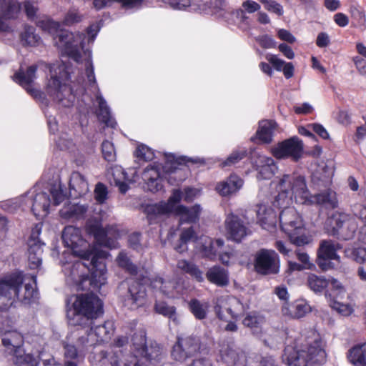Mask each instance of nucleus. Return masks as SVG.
Wrapping results in <instances>:
<instances>
[{
	"instance_id": "f257e3e1",
	"label": "nucleus",
	"mask_w": 366,
	"mask_h": 366,
	"mask_svg": "<svg viewBox=\"0 0 366 366\" xmlns=\"http://www.w3.org/2000/svg\"><path fill=\"white\" fill-rule=\"evenodd\" d=\"M62 240L64 245L70 248L74 255L82 259L65 268L67 277H70L81 290H85L83 284L86 281H89L95 288L105 285L106 265L102 261H99L94 248L82 238L80 229L74 226L66 227L62 232Z\"/></svg>"
},
{
	"instance_id": "f03ea898",
	"label": "nucleus",
	"mask_w": 366,
	"mask_h": 366,
	"mask_svg": "<svg viewBox=\"0 0 366 366\" xmlns=\"http://www.w3.org/2000/svg\"><path fill=\"white\" fill-rule=\"evenodd\" d=\"M279 194L274 204L284 207L294 197L300 204H320L326 208L335 209L338 206L336 193L330 189L312 195L307 189L305 178L300 174H285L278 184Z\"/></svg>"
},
{
	"instance_id": "7ed1b4c3",
	"label": "nucleus",
	"mask_w": 366,
	"mask_h": 366,
	"mask_svg": "<svg viewBox=\"0 0 366 366\" xmlns=\"http://www.w3.org/2000/svg\"><path fill=\"white\" fill-rule=\"evenodd\" d=\"M326 342L317 333L312 335L300 345H287L284 350L283 360L288 366L323 365L327 361Z\"/></svg>"
},
{
	"instance_id": "20e7f679",
	"label": "nucleus",
	"mask_w": 366,
	"mask_h": 366,
	"mask_svg": "<svg viewBox=\"0 0 366 366\" xmlns=\"http://www.w3.org/2000/svg\"><path fill=\"white\" fill-rule=\"evenodd\" d=\"M36 284V277L29 278L22 273H16L0 280V310H8L18 300L23 304H29L37 297V292L30 283Z\"/></svg>"
},
{
	"instance_id": "39448f33",
	"label": "nucleus",
	"mask_w": 366,
	"mask_h": 366,
	"mask_svg": "<svg viewBox=\"0 0 366 366\" xmlns=\"http://www.w3.org/2000/svg\"><path fill=\"white\" fill-rule=\"evenodd\" d=\"M36 25L44 31L54 36L55 45L70 58L78 62L81 57L80 49L82 48L84 36L66 30H59V24L47 16L36 20Z\"/></svg>"
},
{
	"instance_id": "423d86ee",
	"label": "nucleus",
	"mask_w": 366,
	"mask_h": 366,
	"mask_svg": "<svg viewBox=\"0 0 366 366\" xmlns=\"http://www.w3.org/2000/svg\"><path fill=\"white\" fill-rule=\"evenodd\" d=\"M39 66L48 69L50 72V79L46 85V91L49 96L64 107H69L74 100L71 89L64 81L69 78V73L64 64L49 65L41 63Z\"/></svg>"
},
{
	"instance_id": "0eeeda50",
	"label": "nucleus",
	"mask_w": 366,
	"mask_h": 366,
	"mask_svg": "<svg viewBox=\"0 0 366 366\" xmlns=\"http://www.w3.org/2000/svg\"><path fill=\"white\" fill-rule=\"evenodd\" d=\"M102 302L93 294H81L74 297L67 316L70 323L74 325H84L102 314Z\"/></svg>"
},
{
	"instance_id": "6e6552de",
	"label": "nucleus",
	"mask_w": 366,
	"mask_h": 366,
	"mask_svg": "<svg viewBox=\"0 0 366 366\" xmlns=\"http://www.w3.org/2000/svg\"><path fill=\"white\" fill-rule=\"evenodd\" d=\"M134 355L124 357L121 352H101V366H142L139 355H144L147 346L146 332L143 329L136 331L132 337Z\"/></svg>"
},
{
	"instance_id": "1a4fd4ad",
	"label": "nucleus",
	"mask_w": 366,
	"mask_h": 366,
	"mask_svg": "<svg viewBox=\"0 0 366 366\" xmlns=\"http://www.w3.org/2000/svg\"><path fill=\"white\" fill-rule=\"evenodd\" d=\"M29 192L26 195L19 198L21 205L29 204L34 214L38 218H42L47 215L49 208L51 204L50 195L53 198V204H59L64 199V195L59 186H54L49 190V194L45 192H39L34 194Z\"/></svg>"
},
{
	"instance_id": "9d476101",
	"label": "nucleus",
	"mask_w": 366,
	"mask_h": 366,
	"mask_svg": "<svg viewBox=\"0 0 366 366\" xmlns=\"http://www.w3.org/2000/svg\"><path fill=\"white\" fill-rule=\"evenodd\" d=\"M357 229L355 219L345 213L335 212L325 223V229L328 234L344 240L352 239Z\"/></svg>"
},
{
	"instance_id": "9b49d317",
	"label": "nucleus",
	"mask_w": 366,
	"mask_h": 366,
	"mask_svg": "<svg viewBox=\"0 0 366 366\" xmlns=\"http://www.w3.org/2000/svg\"><path fill=\"white\" fill-rule=\"evenodd\" d=\"M1 342L6 352L14 357L16 364L37 365V360L30 354H26L22 349L24 337L20 332L16 330L6 332L3 334Z\"/></svg>"
},
{
	"instance_id": "f8f14e48",
	"label": "nucleus",
	"mask_w": 366,
	"mask_h": 366,
	"mask_svg": "<svg viewBox=\"0 0 366 366\" xmlns=\"http://www.w3.org/2000/svg\"><path fill=\"white\" fill-rule=\"evenodd\" d=\"M86 231L94 236L96 242L103 247L109 249L118 247L117 239L121 237L122 232L116 226H110L105 229L97 221H91L86 224Z\"/></svg>"
},
{
	"instance_id": "ddd939ff",
	"label": "nucleus",
	"mask_w": 366,
	"mask_h": 366,
	"mask_svg": "<svg viewBox=\"0 0 366 366\" xmlns=\"http://www.w3.org/2000/svg\"><path fill=\"white\" fill-rule=\"evenodd\" d=\"M254 268L260 274H276L280 272V260L272 249H261L254 255Z\"/></svg>"
},
{
	"instance_id": "4468645a",
	"label": "nucleus",
	"mask_w": 366,
	"mask_h": 366,
	"mask_svg": "<svg viewBox=\"0 0 366 366\" xmlns=\"http://www.w3.org/2000/svg\"><path fill=\"white\" fill-rule=\"evenodd\" d=\"M114 332V324L107 321L103 325L91 327L89 330H86L81 334V344L86 345L90 348L94 346L107 342L111 339Z\"/></svg>"
},
{
	"instance_id": "2eb2a0df",
	"label": "nucleus",
	"mask_w": 366,
	"mask_h": 366,
	"mask_svg": "<svg viewBox=\"0 0 366 366\" xmlns=\"http://www.w3.org/2000/svg\"><path fill=\"white\" fill-rule=\"evenodd\" d=\"M214 309L219 319L229 321L237 317L243 311V305L234 297L222 296L217 298Z\"/></svg>"
},
{
	"instance_id": "dca6fc26",
	"label": "nucleus",
	"mask_w": 366,
	"mask_h": 366,
	"mask_svg": "<svg viewBox=\"0 0 366 366\" xmlns=\"http://www.w3.org/2000/svg\"><path fill=\"white\" fill-rule=\"evenodd\" d=\"M41 231V225L36 224L32 228L31 235L28 240V261L31 269H34L41 263L43 253V243L39 240V234Z\"/></svg>"
},
{
	"instance_id": "f3484780",
	"label": "nucleus",
	"mask_w": 366,
	"mask_h": 366,
	"mask_svg": "<svg viewBox=\"0 0 366 366\" xmlns=\"http://www.w3.org/2000/svg\"><path fill=\"white\" fill-rule=\"evenodd\" d=\"M279 218L281 229L287 234L304 229L302 217L295 207H285Z\"/></svg>"
},
{
	"instance_id": "a211bd4d",
	"label": "nucleus",
	"mask_w": 366,
	"mask_h": 366,
	"mask_svg": "<svg viewBox=\"0 0 366 366\" xmlns=\"http://www.w3.org/2000/svg\"><path fill=\"white\" fill-rule=\"evenodd\" d=\"M302 151V142L299 138L294 137L279 144L273 149V154L278 159L291 157L297 161L301 157Z\"/></svg>"
},
{
	"instance_id": "6ab92c4d",
	"label": "nucleus",
	"mask_w": 366,
	"mask_h": 366,
	"mask_svg": "<svg viewBox=\"0 0 366 366\" xmlns=\"http://www.w3.org/2000/svg\"><path fill=\"white\" fill-rule=\"evenodd\" d=\"M146 290L144 287L131 280L129 282L127 294L124 298V304L131 310L136 309L144 304Z\"/></svg>"
},
{
	"instance_id": "aec40b11",
	"label": "nucleus",
	"mask_w": 366,
	"mask_h": 366,
	"mask_svg": "<svg viewBox=\"0 0 366 366\" xmlns=\"http://www.w3.org/2000/svg\"><path fill=\"white\" fill-rule=\"evenodd\" d=\"M202 245L201 249L204 256L212 259L217 254H219L220 261L225 264H229V259L232 253L224 252L221 254L224 241L220 239L212 240L208 237L202 238Z\"/></svg>"
},
{
	"instance_id": "412c9836",
	"label": "nucleus",
	"mask_w": 366,
	"mask_h": 366,
	"mask_svg": "<svg viewBox=\"0 0 366 366\" xmlns=\"http://www.w3.org/2000/svg\"><path fill=\"white\" fill-rule=\"evenodd\" d=\"M225 224L228 237L234 242H239L249 234L247 227L235 215H229L225 220Z\"/></svg>"
},
{
	"instance_id": "4be33fe9",
	"label": "nucleus",
	"mask_w": 366,
	"mask_h": 366,
	"mask_svg": "<svg viewBox=\"0 0 366 366\" xmlns=\"http://www.w3.org/2000/svg\"><path fill=\"white\" fill-rule=\"evenodd\" d=\"M150 285L152 288L159 290L163 295L169 297H174L180 292L179 283L170 279H164L157 276L151 280Z\"/></svg>"
},
{
	"instance_id": "5701e85b",
	"label": "nucleus",
	"mask_w": 366,
	"mask_h": 366,
	"mask_svg": "<svg viewBox=\"0 0 366 366\" xmlns=\"http://www.w3.org/2000/svg\"><path fill=\"white\" fill-rule=\"evenodd\" d=\"M69 337L67 338V342L64 343V357L66 359L79 360L84 359L86 352L90 349L86 345L81 344V335L79 331L77 334V339L75 342H69Z\"/></svg>"
},
{
	"instance_id": "b1692460",
	"label": "nucleus",
	"mask_w": 366,
	"mask_h": 366,
	"mask_svg": "<svg viewBox=\"0 0 366 366\" xmlns=\"http://www.w3.org/2000/svg\"><path fill=\"white\" fill-rule=\"evenodd\" d=\"M254 164L258 171L257 178L259 179H269L273 177L277 170L274 160L262 154L257 155L254 159Z\"/></svg>"
},
{
	"instance_id": "393cba45",
	"label": "nucleus",
	"mask_w": 366,
	"mask_h": 366,
	"mask_svg": "<svg viewBox=\"0 0 366 366\" xmlns=\"http://www.w3.org/2000/svg\"><path fill=\"white\" fill-rule=\"evenodd\" d=\"M36 66H29L26 72L19 71L16 73L13 79L14 81L19 83L24 87H26V89L29 93H30L35 98L38 97H41V94L36 89H32L30 84L34 81L36 79Z\"/></svg>"
},
{
	"instance_id": "a878e982",
	"label": "nucleus",
	"mask_w": 366,
	"mask_h": 366,
	"mask_svg": "<svg viewBox=\"0 0 366 366\" xmlns=\"http://www.w3.org/2000/svg\"><path fill=\"white\" fill-rule=\"evenodd\" d=\"M257 217L261 227L268 231L274 229L277 223L274 211L263 204L257 205Z\"/></svg>"
},
{
	"instance_id": "bb28decb",
	"label": "nucleus",
	"mask_w": 366,
	"mask_h": 366,
	"mask_svg": "<svg viewBox=\"0 0 366 366\" xmlns=\"http://www.w3.org/2000/svg\"><path fill=\"white\" fill-rule=\"evenodd\" d=\"M339 248V244L332 240L321 241L318 249V264L320 267L322 269H326L324 261L327 259H339L340 257L337 254V250Z\"/></svg>"
},
{
	"instance_id": "cd10ccee",
	"label": "nucleus",
	"mask_w": 366,
	"mask_h": 366,
	"mask_svg": "<svg viewBox=\"0 0 366 366\" xmlns=\"http://www.w3.org/2000/svg\"><path fill=\"white\" fill-rule=\"evenodd\" d=\"M183 198L179 190H174L167 202H160L148 207V212L155 215L166 214L173 211L177 203Z\"/></svg>"
},
{
	"instance_id": "c85d7f7f",
	"label": "nucleus",
	"mask_w": 366,
	"mask_h": 366,
	"mask_svg": "<svg viewBox=\"0 0 366 366\" xmlns=\"http://www.w3.org/2000/svg\"><path fill=\"white\" fill-rule=\"evenodd\" d=\"M69 185L70 195L74 197L85 195L89 191L87 180L84 175L77 172L71 174Z\"/></svg>"
},
{
	"instance_id": "c756f323",
	"label": "nucleus",
	"mask_w": 366,
	"mask_h": 366,
	"mask_svg": "<svg viewBox=\"0 0 366 366\" xmlns=\"http://www.w3.org/2000/svg\"><path fill=\"white\" fill-rule=\"evenodd\" d=\"M242 185L243 180L238 176L232 174L225 180L218 183L216 190L221 196L226 197L236 193Z\"/></svg>"
},
{
	"instance_id": "7c9ffc66",
	"label": "nucleus",
	"mask_w": 366,
	"mask_h": 366,
	"mask_svg": "<svg viewBox=\"0 0 366 366\" xmlns=\"http://www.w3.org/2000/svg\"><path fill=\"white\" fill-rule=\"evenodd\" d=\"M97 102L98 103V108L96 111V114L99 121L104 123L107 127H115L117 122L112 117L110 109L105 99L99 94L97 95Z\"/></svg>"
},
{
	"instance_id": "2f4dec72",
	"label": "nucleus",
	"mask_w": 366,
	"mask_h": 366,
	"mask_svg": "<svg viewBox=\"0 0 366 366\" xmlns=\"http://www.w3.org/2000/svg\"><path fill=\"white\" fill-rule=\"evenodd\" d=\"M142 178L146 182L147 189L151 192H156L162 189V179L156 168L147 167L144 171Z\"/></svg>"
},
{
	"instance_id": "473e14b6",
	"label": "nucleus",
	"mask_w": 366,
	"mask_h": 366,
	"mask_svg": "<svg viewBox=\"0 0 366 366\" xmlns=\"http://www.w3.org/2000/svg\"><path fill=\"white\" fill-rule=\"evenodd\" d=\"M333 176V169L327 165L320 167L312 174V182L317 187H327L331 183Z\"/></svg>"
},
{
	"instance_id": "72a5a7b5",
	"label": "nucleus",
	"mask_w": 366,
	"mask_h": 366,
	"mask_svg": "<svg viewBox=\"0 0 366 366\" xmlns=\"http://www.w3.org/2000/svg\"><path fill=\"white\" fill-rule=\"evenodd\" d=\"M20 10L16 0H0V16L10 19L14 17ZM6 26L0 20V30H5Z\"/></svg>"
},
{
	"instance_id": "f704fd0d",
	"label": "nucleus",
	"mask_w": 366,
	"mask_h": 366,
	"mask_svg": "<svg viewBox=\"0 0 366 366\" xmlns=\"http://www.w3.org/2000/svg\"><path fill=\"white\" fill-rule=\"evenodd\" d=\"M275 127L276 123L272 121L260 122L259 129L256 132V138L262 143H269L272 141Z\"/></svg>"
},
{
	"instance_id": "c9c22d12",
	"label": "nucleus",
	"mask_w": 366,
	"mask_h": 366,
	"mask_svg": "<svg viewBox=\"0 0 366 366\" xmlns=\"http://www.w3.org/2000/svg\"><path fill=\"white\" fill-rule=\"evenodd\" d=\"M206 277L210 282L220 287L225 286L229 282L227 271L219 267L210 268L207 271Z\"/></svg>"
},
{
	"instance_id": "e433bc0d",
	"label": "nucleus",
	"mask_w": 366,
	"mask_h": 366,
	"mask_svg": "<svg viewBox=\"0 0 366 366\" xmlns=\"http://www.w3.org/2000/svg\"><path fill=\"white\" fill-rule=\"evenodd\" d=\"M119 2L124 9H134L139 7L144 2V0H94V6L99 10L106 6L112 5L113 2Z\"/></svg>"
},
{
	"instance_id": "4c0bfd02",
	"label": "nucleus",
	"mask_w": 366,
	"mask_h": 366,
	"mask_svg": "<svg viewBox=\"0 0 366 366\" xmlns=\"http://www.w3.org/2000/svg\"><path fill=\"white\" fill-rule=\"evenodd\" d=\"M167 1L174 9H182L190 6L194 7V10L206 11L208 8L207 2H202L201 0H193L192 2L191 0H167Z\"/></svg>"
},
{
	"instance_id": "58836bf2",
	"label": "nucleus",
	"mask_w": 366,
	"mask_h": 366,
	"mask_svg": "<svg viewBox=\"0 0 366 366\" xmlns=\"http://www.w3.org/2000/svg\"><path fill=\"white\" fill-rule=\"evenodd\" d=\"M349 360L355 366H366V343L353 347L350 350Z\"/></svg>"
},
{
	"instance_id": "ea45409f",
	"label": "nucleus",
	"mask_w": 366,
	"mask_h": 366,
	"mask_svg": "<svg viewBox=\"0 0 366 366\" xmlns=\"http://www.w3.org/2000/svg\"><path fill=\"white\" fill-rule=\"evenodd\" d=\"M200 212L201 207L198 204L193 206L190 209L184 206L177 207V212L180 215L179 221L181 223L195 222L198 219Z\"/></svg>"
},
{
	"instance_id": "a19ab883",
	"label": "nucleus",
	"mask_w": 366,
	"mask_h": 366,
	"mask_svg": "<svg viewBox=\"0 0 366 366\" xmlns=\"http://www.w3.org/2000/svg\"><path fill=\"white\" fill-rule=\"evenodd\" d=\"M264 322V318L257 313L248 314L243 320V325L249 327L253 333L259 334L262 332V326Z\"/></svg>"
},
{
	"instance_id": "79ce46f5",
	"label": "nucleus",
	"mask_w": 366,
	"mask_h": 366,
	"mask_svg": "<svg viewBox=\"0 0 366 366\" xmlns=\"http://www.w3.org/2000/svg\"><path fill=\"white\" fill-rule=\"evenodd\" d=\"M20 39L23 44L29 46H36L41 42L39 36L35 33V29L28 25L24 26Z\"/></svg>"
},
{
	"instance_id": "37998d69",
	"label": "nucleus",
	"mask_w": 366,
	"mask_h": 366,
	"mask_svg": "<svg viewBox=\"0 0 366 366\" xmlns=\"http://www.w3.org/2000/svg\"><path fill=\"white\" fill-rule=\"evenodd\" d=\"M177 267L182 272L189 274L194 277L199 282H202L203 280L202 274L199 269L194 264L187 260H179L177 262Z\"/></svg>"
},
{
	"instance_id": "c03bdc74",
	"label": "nucleus",
	"mask_w": 366,
	"mask_h": 366,
	"mask_svg": "<svg viewBox=\"0 0 366 366\" xmlns=\"http://www.w3.org/2000/svg\"><path fill=\"white\" fill-rule=\"evenodd\" d=\"M111 174L114 183L119 187V191L122 193H125L128 189V186L125 183L127 178L123 169L120 167H114L111 169Z\"/></svg>"
},
{
	"instance_id": "a18cd8bd",
	"label": "nucleus",
	"mask_w": 366,
	"mask_h": 366,
	"mask_svg": "<svg viewBox=\"0 0 366 366\" xmlns=\"http://www.w3.org/2000/svg\"><path fill=\"white\" fill-rule=\"evenodd\" d=\"M307 285L315 292H320L329 285V280L324 277L310 274L307 277Z\"/></svg>"
},
{
	"instance_id": "49530a36",
	"label": "nucleus",
	"mask_w": 366,
	"mask_h": 366,
	"mask_svg": "<svg viewBox=\"0 0 366 366\" xmlns=\"http://www.w3.org/2000/svg\"><path fill=\"white\" fill-rule=\"evenodd\" d=\"M162 355V350L157 343H151L149 346L145 347L144 355H139V357L147 361H158Z\"/></svg>"
},
{
	"instance_id": "de8ad7c7",
	"label": "nucleus",
	"mask_w": 366,
	"mask_h": 366,
	"mask_svg": "<svg viewBox=\"0 0 366 366\" xmlns=\"http://www.w3.org/2000/svg\"><path fill=\"white\" fill-rule=\"evenodd\" d=\"M87 211V207L82 204H74L65 206L61 210V215L64 217H79Z\"/></svg>"
},
{
	"instance_id": "09e8293b",
	"label": "nucleus",
	"mask_w": 366,
	"mask_h": 366,
	"mask_svg": "<svg viewBox=\"0 0 366 366\" xmlns=\"http://www.w3.org/2000/svg\"><path fill=\"white\" fill-rule=\"evenodd\" d=\"M209 305L207 302H201L197 300H193L189 302V308L196 318L202 320L206 317Z\"/></svg>"
},
{
	"instance_id": "8fccbe9b",
	"label": "nucleus",
	"mask_w": 366,
	"mask_h": 366,
	"mask_svg": "<svg viewBox=\"0 0 366 366\" xmlns=\"http://www.w3.org/2000/svg\"><path fill=\"white\" fill-rule=\"evenodd\" d=\"M302 231H295L294 234H287L291 242L297 247L308 244L312 241V235L308 233H302Z\"/></svg>"
},
{
	"instance_id": "3c124183",
	"label": "nucleus",
	"mask_w": 366,
	"mask_h": 366,
	"mask_svg": "<svg viewBox=\"0 0 366 366\" xmlns=\"http://www.w3.org/2000/svg\"><path fill=\"white\" fill-rule=\"evenodd\" d=\"M154 309L158 314L176 321L177 315L174 307L168 305L164 302H157L155 304Z\"/></svg>"
},
{
	"instance_id": "603ef678",
	"label": "nucleus",
	"mask_w": 366,
	"mask_h": 366,
	"mask_svg": "<svg viewBox=\"0 0 366 366\" xmlns=\"http://www.w3.org/2000/svg\"><path fill=\"white\" fill-rule=\"evenodd\" d=\"M177 344L182 348L187 350V352L190 355H192L199 348L198 340L192 337H187L185 338H179Z\"/></svg>"
},
{
	"instance_id": "864d4df0",
	"label": "nucleus",
	"mask_w": 366,
	"mask_h": 366,
	"mask_svg": "<svg viewBox=\"0 0 366 366\" xmlns=\"http://www.w3.org/2000/svg\"><path fill=\"white\" fill-rule=\"evenodd\" d=\"M83 16L79 13V10L72 7L65 14L62 22L66 26H71L74 24L81 22Z\"/></svg>"
},
{
	"instance_id": "5fc2aeb1",
	"label": "nucleus",
	"mask_w": 366,
	"mask_h": 366,
	"mask_svg": "<svg viewBox=\"0 0 366 366\" xmlns=\"http://www.w3.org/2000/svg\"><path fill=\"white\" fill-rule=\"evenodd\" d=\"M330 305L334 310L343 316H348L353 312V307L350 304L343 303L337 300H331Z\"/></svg>"
},
{
	"instance_id": "6e6d98bb",
	"label": "nucleus",
	"mask_w": 366,
	"mask_h": 366,
	"mask_svg": "<svg viewBox=\"0 0 366 366\" xmlns=\"http://www.w3.org/2000/svg\"><path fill=\"white\" fill-rule=\"evenodd\" d=\"M194 239H196V235L192 227H189L184 229L180 235V240L182 244L178 247H177L176 249L179 252H182L187 249L186 243L189 241Z\"/></svg>"
},
{
	"instance_id": "4d7b16f0",
	"label": "nucleus",
	"mask_w": 366,
	"mask_h": 366,
	"mask_svg": "<svg viewBox=\"0 0 366 366\" xmlns=\"http://www.w3.org/2000/svg\"><path fill=\"white\" fill-rule=\"evenodd\" d=\"M117 262L121 267L124 268L131 274H134L137 273V267L131 262L127 254L124 252H119L117 257Z\"/></svg>"
},
{
	"instance_id": "13d9d810",
	"label": "nucleus",
	"mask_w": 366,
	"mask_h": 366,
	"mask_svg": "<svg viewBox=\"0 0 366 366\" xmlns=\"http://www.w3.org/2000/svg\"><path fill=\"white\" fill-rule=\"evenodd\" d=\"M102 152L104 158L108 162L114 161L116 152L113 144L109 141H104L102 144Z\"/></svg>"
},
{
	"instance_id": "bf43d9fd",
	"label": "nucleus",
	"mask_w": 366,
	"mask_h": 366,
	"mask_svg": "<svg viewBox=\"0 0 366 366\" xmlns=\"http://www.w3.org/2000/svg\"><path fill=\"white\" fill-rule=\"evenodd\" d=\"M295 312L292 314V318H301L310 312V306L305 301L295 302Z\"/></svg>"
},
{
	"instance_id": "052dcab7",
	"label": "nucleus",
	"mask_w": 366,
	"mask_h": 366,
	"mask_svg": "<svg viewBox=\"0 0 366 366\" xmlns=\"http://www.w3.org/2000/svg\"><path fill=\"white\" fill-rule=\"evenodd\" d=\"M247 154V152L244 149L237 150L233 152L222 164L224 167L231 166L239 162Z\"/></svg>"
},
{
	"instance_id": "680f3d73",
	"label": "nucleus",
	"mask_w": 366,
	"mask_h": 366,
	"mask_svg": "<svg viewBox=\"0 0 366 366\" xmlns=\"http://www.w3.org/2000/svg\"><path fill=\"white\" fill-rule=\"evenodd\" d=\"M172 355L174 360L179 362H183L191 356L184 348H182L177 343L173 347Z\"/></svg>"
},
{
	"instance_id": "e2e57ef3",
	"label": "nucleus",
	"mask_w": 366,
	"mask_h": 366,
	"mask_svg": "<svg viewBox=\"0 0 366 366\" xmlns=\"http://www.w3.org/2000/svg\"><path fill=\"white\" fill-rule=\"evenodd\" d=\"M94 196L96 200L100 204L104 203L106 201L107 199V189L104 184L98 183L96 185Z\"/></svg>"
},
{
	"instance_id": "0e129e2a",
	"label": "nucleus",
	"mask_w": 366,
	"mask_h": 366,
	"mask_svg": "<svg viewBox=\"0 0 366 366\" xmlns=\"http://www.w3.org/2000/svg\"><path fill=\"white\" fill-rule=\"evenodd\" d=\"M135 153L137 157L144 161H149L153 158V153L151 149L143 144L137 147Z\"/></svg>"
},
{
	"instance_id": "69168bd1",
	"label": "nucleus",
	"mask_w": 366,
	"mask_h": 366,
	"mask_svg": "<svg viewBox=\"0 0 366 366\" xmlns=\"http://www.w3.org/2000/svg\"><path fill=\"white\" fill-rule=\"evenodd\" d=\"M24 9L26 16L30 19H37L38 8L34 3L29 1H25L24 4Z\"/></svg>"
},
{
	"instance_id": "338daca9",
	"label": "nucleus",
	"mask_w": 366,
	"mask_h": 366,
	"mask_svg": "<svg viewBox=\"0 0 366 366\" xmlns=\"http://www.w3.org/2000/svg\"><path fill=\"white\" fill-rule=\"evenodd\" d=\"M266 59L277 71H282L283 67L287 64L282 59H279L276 55L269 54L266 56Z\"/></svg>"
},
{
	"instance_id": "774afa93",
	"label": "nucleus",
	"mask_w": 366,
	"mask_h": 366,
	"mask_svg": "<svg viewBox=\"0 0 366 366\" xmlns=\"http://www.w3.org/2000/svg\"><path fill=\"white\" fill-rule=\"evenodd\" d=\"M352 259L358 263L366 261V249L364 248L355 249L352 252Z\"/></svg>"
}]
</instances>
